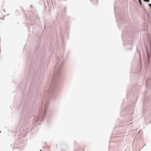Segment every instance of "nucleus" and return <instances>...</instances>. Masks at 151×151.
<instances>
[{"label": "nucleus", "mask_w": 151, "mask_h": 151, "mask_svg": "<svg viewBox=\"0 0 151 151\" xmlns=\"http://www.w3.org/2000/svg\"><path fill=\"white\" fill-rule=\"evenodd\" d=\"M32 68V65H30V68Z\"/></svg>", "instance_id": "14"}, {"label": "nucleus", "mask_w": 151, "mask_h": 151, "mask_svg": "<svg viewBox=\"0 0 151 151\" xmlns=\"http://www.w3.org/2000/svg\"><path fill=\"white\" fill-rule=\"evenodd\" d=\"M149 6L151 8V4H149Z\"/></svg>", "instance_id": "13"}, {"label": "nucleus", "mask_w": 151, "mask_h": 151, "mask_svg": "<svg viewBox=\"0 0 151 151\" xmlns=\"http://www.w3.org/2000/svg\"><path fill=\"white\" fill-rule=\"evenodd\" d=\"M130 109H131V107H130ZM129 108H130V107H129Z\"/></svg>", "instance_id": "17"}, {"label": "nucleus", "mask_w": 151, "mask_h": 151, "mask_svg": "<svg viewBox=\"0 0 151 151\" xmlns=\"http://www.w3.org/2000/svg\"><path fill=\"white\" fill-rule=\"evenodd\" d=\"M129 108V107H127L125 108V110H126L128 109V108Z\"/></svg>", "instance_id": "12"}, {"label": "nucleus", "mask_w": 151, "mask_h": 151, "mask_svg": "<svg viewBox=\"0 0 151 151\" xmlns=\"http://www.w3.org/2000/svg\"><path fill=\"white\" fill-rule=\"evenodd\" d=\"M131 89L127 95V98L128 100V104L129 105L132 104L131 106L133 108L134 107V104L138 98V95L139 92L138 90L140 88V87L137 84L131 86Z\"/></svg>", "instance_id": "2"}, {"label": "nucleus", "mask_w": 151, "mask_h": 151, "mask_svg": "<svg viewBox=\"0 0 151 151\" xmlns=\"http://www.w3.org/2000/svg\"><path fill=\"white\" fill-rule=\"evenodd\" d=\"M35 72V73H36V75L37 74H36V72H36L35 70L34 71V72H33V73L32 74V75H31V73H32V72H30L29 74V75H28V76H29V78H32V79H33V74Z\"/></svg>", "instance_id": "7"}, {"label": "nucleus", "mask_w": 151, "mask_h": 151, "mask_svg": "<svg viewBox=\"0 0 151 151\" xmlns=\"http://www.w3.org/2000/svg\"><path fill=\"white\" fill-rule=\"evenodd\" d=\"M44 57L45 56L44 55H42L40 63L38 69L37 70V74L36 75L35 72L33 74V79H36L38 82H41L43 78V72L44 70L42 63L44 59Z\"/></svg>", "instance_id": "3"}, {"label": "nucleus", "mask_w": 151, "mask_h": 151, "mask_svg": "<svg viewBox=\"0 0 151 151\" xmlns=\"http://www.w3.org/2000/svg\"><path fill=\"white\" fill-rule=\"evenodd\" d=\"M65 61V59L62 55L57 57L53 73L49 79L45 92L41 96L42 102L40 106L39 115L34 119H44L45 117L49 102L50 99H55L57 93V88L60 84L61 74Z\"/></svg>", "instance_id": "1"}, {"label": "nucleus", "mask_w": 151, "mask_h": 151, "mask_svg": "<svg viewBox=\"0 0 151 151\" xmlns=\"http://www.w3.org/2000/svg\"><path fill=\"white\" fill-rule=\"evenodd\" d=\"M90 0L94 4H96L98 1V0Z\"/></svg>", "instance_id": "8"}, {"label": "nucleus", "mask_w": 151, "mask_h": 151, "mask_svg": "<svg viewBox=\"0 0 151 151\" xmlns=\"http://www.w3.org/2000/svg\"><path fill=\"white\" fill-rule=\"evenodd\" d=\"M27 115H25L24 117V119L25 120H26L27 119H28L29 118H27Z\"/></svg>", "instance_id": "9"}, {"label": "nucleus", "mask_w": 151, "mask_h": 151, "mask_svg": "<svg viewBox=\"0 0 151 151\" xmlns=\"http://www.w3.org/2000/svg\"><path fill=\"white\" fill-rule=\"evenodd\" d=\"M120 115L121 119L122 120H127V115H123V112H122L121 113Z\"/></svg>", "instance_id": "5"}, {"label": "nucleus", "mask_w": 151, "mask_h": 151, "mask_svg": "<svg viewBox=\"0 0 151 151\" xmlns=\"http://www.w3.org/2000/svg\"><path fill=\"white\" fill-rule=\"evenodd\" d=\"M129 121L128 120V121H126V123H127V122H128Z\"/></svg>", "instance_id": "15"}, {"label": "nucleus", "mask_w": 151, "mask_h": 151, "mask_svg": "<svg viewBox=\"0 0 151 151\" xmlns=\"http://www.w3.org/2000/svg\"><path fill=\"white\" fill-rule=\"evenodd\" d=\"M127 32L125 31V30H124L122 32V37L123 39H124V37L126 38H127V36L128 35V34H126Z\"/></svg>", "instance_id": "6"}, {"label": "nucleus", "mask_w": 151, "mask_h": 151, "mask_svg": "<svg viewBox=\"0 0 151 151\" xmlns=\"http://www.w3.org/2000/svg\"><path fill=\"white\" fill-rule=\"evenodd\" d=\"M143 0L145 2H149L150 0Z\"/></svg>", "instance_id": "10"}, {"label": "nucleus", "mask_w": 151, "mask_h": 151, "mask_svg": "<svg viewBox=\"0 0 151 151\" xmlns=\"http://www.w3.org/2000/svg\"><path fill=\"white\" fill-rule=\"evenodd\" d=\"M132 43V42H131L130 43V44H131Z\"/></svg>", "instance_id": "16"}, {"label": "nucleus", "mask_w": 151, "mask_h": 151, "mask_svg": "<svg viewBox=\"0 0 151 151\" xmlns=\"http://www.w3.org/2000/svg\"><path fill=\"white\" fill-rule=\"evenodd\" d=\"M115 16L118 25L119 26H121V24L124 23V20L123 18V14L120 13H118L117 14L115 13Z\"/></svg>", "instance_id": "4"}, {"label": "nucleus", "mask_w": 151, "mask_h": 151, "mask_svg": "<svg viewBox=\"0 0 151 151\" xmlns=\"http://www.w3.org/2000/svg\"><path fill=\"white\" fill-rule=\"evenodd\" d=\"M62 44L63 45V37H62Z\"/></svg>", "instance_id": "11"}]
</instances>
